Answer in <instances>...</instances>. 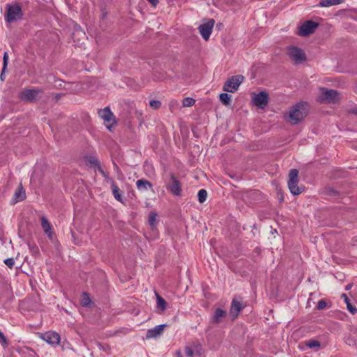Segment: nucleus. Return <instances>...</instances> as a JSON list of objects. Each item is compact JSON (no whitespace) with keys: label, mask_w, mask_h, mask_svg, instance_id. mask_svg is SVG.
Returning a JSON list of instances; mask_svg holds the SVG:
<instances>
[{"label":"nucleus","mask_w":357,"mask_h":357,"mask_svg":"<svg viewBox=\"0 0 357 357\" xmlns=\"http://www.w3.org/2000/svg\"><path fill=\"white\" fill-rule=\"evenodd\" d=\"M308 112L307 105L303 102H299L291 107L289 114V121L294 125L298 124L307 116Z\"/></svg>","instance_id":"f257e3e1"},{"label":"nucleus","mask_w":357,"mask_h":357,"mask_svg":"<svg viewBox=\"0 0 357 357\" xmlns=\"http://www.w3.org/2000/svg\"><path fill=\"white\" fill-rule=\"evenodd\" d=\"M23 13L22 7L20 3H15L14 4L6 5V12L5 13V20L7 23H12L17 20L22 19Z\"/></svg>","instance_id":"f03ea898"},{"label":"nucleus","mask_w":357,"mask_h":357,"mask_svg":"<svg viewBox=\"0 0 357 357\" xmlns=\"http://www.w3.org/2000/svg\"><path fill=\"white\" fill-rule=\"evenodd\" d=\"M298 170L291 169L289 173L288 187L291 194L298 195L305 190V186H298Z\"/></svg>","instance_id":"7ed1b4c3"},{"label":"nucleus","mask_w":357,"mask_h":357,"mask_svg":"<svg viewBox=\"0 0 357 357\" xmlns=\"http://www.w3.org/2000/svg\"><path fill=\"white\" fill-rule=\"evenodd\" d=\"M244 79L245 77L242 75L231 76L225 82L223 86V91L229 93L236 92Z\"/></svg>","instance_id":"20e7f679"},{"label":"nucleus","mask_w":357,"mask_h":357,"mask_svg":"<svg viewBox=\"0 0 357 357\" xmlns=\"http://www.w3.org/2000/svg\"><path fill=\"white\" fill-rule=\"evenodd\" d=\"M321 93L319 96L320 102L335 103L339 98V93L334 89H328L326 88H321Z\"/></svg>","instance_id":"39448f33"},{"label":"nucleus","mask_w":357,"mask_h":357,"mask_svg":"<svg viewBox=\"0 0 357 357\" xmlns=\"http://www.w3.org/2000/svg\"><path fill=\"white\" fill-rule=\"evenodd\" d=\"M166 188L174 196H180L181 195V182L172 173L169 174V180L166 183Z\"/></svg>","instance_id":"423d86ee"},{"label":"nucleus","mask_w":357,"mask_h":357,"mask_svg":"<svg viewBox=\"0 0 357 357\" xmlns=\"http://www.w3.org/2000/svg\"><path fill=\"white\" fill-rule=\"evenodd\" d=\"M318 26L319 23L307 20L299 27L297 34L301 36H307L313 33Z\"/></svg>","instance_id":"0eeeda50"},{"label":"nucleus","mask_w":357,"mask_h":357,"mask_svg":"<svg viewBox=\"0 0 357 357\" xmlns=\"http://www.w3.org/2000/svg\"><path fill=\"white\" fill-rule=\"evenodd\" d=\"M288 55L290 59L294 61L296 63H301L306 60V55L305 52L296 46L289 47Z\"/></svg>","instance_id":"6e6552de"},{"label":"nucleus","mask_w":357,"mask_h":357,"mask_svg":"<svg viewBox=\"0 0 357 357\" xmlns=\"http://www.w3.org/2000/svg\"><path fill=\"white\" fill-rule=\"evenodd\" d=\"M40 89H24L19 94V98L21 100L26 102H33L37 100L36 96L40 93H42Z\"/></svg>","instance_id":"1a4fd4ad"},{"label":"nucleus","mask_w":357,"mask_h":357,"mask_svg":"<svg viewBox=\"0 0 357 357\" xmlns=\"http://www.w3.org/2000/svg\"><path fill=\"white\" fill-rule=\"evenodd\" d=\"M215 24V20L210 19L207 22L204 23L198 27L199 33L205 40H208Z\"/></svg>","instance_id":"9d476101"},{"label":"nucleus","mask_w":357,"mask_h":357,"mask_svg":"<svg viewBox=\"0 0 357 357\" xmlns=\"http://www.w3.org/2000/svg\"><path fill=\"white\" fill-rule=\"evenodd\" d=\"M245 307V305L243 304L242 301L239 300L238 298L234 297L231 301L229 313L232 317V320H235L240 312Z\"/></svg>","instance_id":"9b49d317"},{"label":"nucleus","mask_w":357,"mask_h":357,"mask_svg":"<svg viewBox=\"0 0 357 357\" xmlns=\"http://www.w3.org/2000/svg\"><path fill=\"white\" fill-rule=\"evenodd\" d=\"M41 339L47 342L50 344H59L60 342V335L54 331H48L45 333H40Z\"/></svg>","instance_id":"f8f14e48"},{"label":"nucleus","mask_w":357,"mask_h":357,"mask_svg":"<svg viewBox=\"0 0 357 357\" xmlns=\"http://www.w3.org/2000/svg\"><path fill=\"white\" fill-rule=\"evenodd\" d=\"M268 102V95L265 91H261L254 98V104L259 108H264Z\"/></svg>","instance_id":"ddd939ff"},{"label":"nucleus","mask_w":357,"mask_h":357,"mask_svg":"<svg viewBox=\"0 0 357 357\" xmlns=\"http://www.w3.org/2000/svg\"><path fill=\"white\" fill-rule=\"evenodd\" d=\"M227 312L221 308H216L213 316L211 317V323L218 324L227 317Z\"/></svg>","instance_id":"4468645a"},{"label":"nucleus","mask_w":357,"mask_h":357,"mask_svg":"<svg viewBox=\"0 0 357 357\" xmlns=\"http://www.w3.org/2000/svg\"><path fill=\"white\" fill-rule=\"evenodd\" d=\"M165 327H167V324H160L149 329L146 332V338L151 339L160 335Z\"/></svg>","instance_id":"2eb2a0df"},{"label":"nucleus","mask_w":357,"mask_h":357,"mask_svg":"<svg viewBox=\"0 0 357 357\" xmlns=\"http://www.w3.org/2000/svg\"><path fill=\"white\" fill-rule=\"evenodd\" d=\"M98 114L103 119L105 122L107 123H114L115 122V116L113 113L111 112L109 107H107L102 109H100L98 112Z\"/></svg>","instance_id":"dca6fc26"},{"label":"nucleus","mask_w":357,"mask_h":357,"mask_svg":"<svg viewBox=\"0 0 357 357\" xmlns=\"http://www.w3.org/2000/svg\"><path fill=\"white\" fill-rule=\"evenodd\" d=\"M41 226L44 232L47 235L50 240L53 239L54 233L52 231V226L47 219L45 216H42L40 218Z\"/></svg>","instance_id":"f3484780"},{"label":"nucleus","mask_w":357,"mask_h":357,"mask_svg":"<svg viewBox=\"0 0 357 357\" xmlns=\"http://www.w3.org/2000/svg\"><path fill=\"white\" fill-rule=\"evenodd\" d=\"M136 185L139 191H146L149 188H153L152 183L146 179L137 180Z\"/></svg>","instance_id":"a211bd4d"},{"label":"nucleus","mask_w":357,"mask_h":357,"mask_svg":"<svg viewBox=\"0 0 357 357\" xmlns=\"http://www.w3.org/2000/svg\"><path fill=\"white\" fill-rule=\"evenodd\" d=\"M26 195L25 191L23 190L22 185H20L15 190L14 194V198L15 202L22 201L25 199Z\"/></svg>","instance_id":"6ab92c4d"},{"label":"nucleus","mask_w":357,"mask_h":357,"mask_svg":"<svg viewBox=\"0 0 357 357\" xmlns=\"http://www.w3.org/2000/svg\"><path fill=\"white\" fill-rule=\"evenodd\" d=\"M343 2L344 0H321L319 3V6L321 7H329L339 5Z\"/></svg>","instance_id":"aec40b11"},{"label":"nucleus","mask_w":357,"mask_h":357,"mask_svg":"<svg viewBox=\"0 0 357 357\" xmlns=\"http://www.w3.org/2000/svg\"><path fill=\"white\" fill-rule=\"evenodd\" d=\"M111 188H112V191L114 198L117 201L122 202V197H121V190L116 185L115 181H112Z\"/></svg>","instance_id":"412c9836"},{"label":"nucleus","mask_w":357,"mask_h":357,"mask_svg":"<svg viewBox=\"0 0 357 357\" xmlns=\"http://www.w3.org/2000/svg\"><path fill=\"white\" fill-rule=\"evenodd\" d=\"M85 162L87 165L94 167L99 166L100 164L99 160L96 157L92 155L86 156Z\"/></svg>","instance_id":"4be33fe9"},{"label":"nucleus","mask_w":357,"mask_h":357,"mask_svg":"<svg viewBox=\"0 0 357 357\" xmlns=\"http://www.w3.org/2000/svg\"><path fill=\"white\" fill-rule=\"evenodd\" d=\"M220 100L224 105H229L231 101V96L227 93H222L219 96Z\"/></svg>","instance_id":"5701e85b"},{"label":"nucleus","mask_w":357,"mask_h":357,"mask_svg":"<svg viewBox=\"0 0 357 357\" xmlns=\"http://www.w3.org/2000/svg\"><path fill=\"white\" fill-rule=\"evenodd\" d=\"M305 345L310 349H319L320 347V342L316 340L310 339L305 342Z\"/></svg>","instance_id":"b1692460"},{"label":"nucleus","mask_w":357,"mask_h":357,"mask_svg":"<svg viewBox=\"0 0 357 357\" xmlns=\"http://www.w3.org/2000/svg\"><path fill=\"white\" fill-rule=\"evenodd\" d=\"M197 197H198L199 202L202 204L204 203L206 200V198H207L206 190L204 189L199 190L198 192V194H197Z\"/></svg>","instance_id":"393cba45"},{"label":"nucleus","mask_w":357,"mask_h":357,"mask_svg":"<svg viewBox=\"0 0 357 357\" xmlns=\"http://www.w3.org/2000/svg\"><path fill=\"white\" fill-rule=\"evenodd\" d=\"M157 305L158 307H160L162 311L165 310L167 307V302L159 295H157Z\"/></svg>","instance_id":"a878e982"},{"label":"nucleus","mask_w":357,"mask_h":357,"mask_svg":"<svg viewBox=\"0 0 357 357\" xmlns=\"http://www.w3.org/2000/svg\"><path fill=\"white\" fill-rule=\"evenodd\" d=\"M91 303V299L89 298V296L87 293L84 292L82 295V298L81 300V305L83 307L88 306Z\"/></svg>","instance_id":"bb28decb"},{"label":"nucleus","mask_w":357,"mask_h":357,"mask_svg":"<svg viewBox=\"0 0 357 357\" xmlns=\"http://www.w3.org/2000/svg\"><path fill=\"white\" fill-rule=\"evenodd\" d=\"M156 217L157 213H151L149 215V223L152 228H153L156 225Z\"/></svg>","instance_id":"cd10ccee"},{"label":"nucleus","mask_w":357,"mask_h":357,"mask_svg":"<svg viewBox=\"0 0 357 357\" xmlns=\"http://www.w3.org/2000/svg\"><path fill=\"white\" fill-rule=\"evenodd\" d=\"M195 103V100L193 99L192 98L188 97V98H185L183 100V105L184 107H191Z\"/></svg>","instance_id":"c85d7f7f"},{"label":"nucleus","mask_w":357,"mask_h":357,"mask_svg":"<svg viewBox=\"0 0 357 357\" xmlns=\"http://www.w3.org/2000/svg\"><path fill=\"white\" fill-rule=\"evenodd\" d=\"M29 248L33 255H38L39 254V249L36 244L28 243Z\"/></svg>","instance_id":"c756f323"},{"label":"nucleus","mask_w":357,"mask_h":357,"mask_svg":"<svg viewBox=\"0 0 357 357\" xmlns=\"http://www.w3.org/2000/svg\"><path fill=\"white\" fill-rule=\"evenodd\" d=\"M8 63V53L5 52L3 57V73H5Z\"/></svg>","instance_id":"7c9ffc66"},{"label":"nucleus","mask_w":357,"mask_h":357,"mask_svg":"<svg viewBox=\"0 0 357 357\" xmlns=\"http://www.w3.org/2000/svg\"><path fill=\"white\" fill-rule=\"evenodd\" d=\"M149 105L152 108L158 109L161 107V102L157 100H151L149 102Z\"/></svg>","instance_id":"2f4dec72"},{"label":"nucleus","mask_w":357,"mask_h":357,"mask_svg":"<svg viewBox=\"0 0 357 357\" xmlns=\"http://www.w3.org/2000/svg\"><path fill=\"white\" fill-rule=\"evenodd\" d=\"M3 262L10 268H13L15 264V260L12 257L6 259Z\"/></svg>","instance_id":"473e14b6"},{"label":"nucleus","mask_w":357,"mask_h":357,"mask_svg":"<svg viewBox=\"0 0 357 357\" xmlns=\"http://www.w3.org/2000/svg\"><path fill=\"white\" fill-rule=\"evenodd\" d=\"M0 342L2 346L5 347L8 344V342L7 340L6 337L4 334L0 331Z\"/></svg>","instance_id":"72a5a7b5"},{"label":"nucleus","mask_w":357,"mask_h":357,"mask_svg":"<svg viewBox=\"0 0 357 357\" xmlns=\"http://www.w3.org/2000/svg\"><path fill=\"white\" fill-rule=\"evenodd\" d=\"M326 306H327L326 302L324 300H320L317 303V305L316 308L318 310H324Z\"/></svg>","instance_id":"f704fd0d"},{"label":"nucleus","mask_w":357,"mask_h":357,"mask_svg":"<svg viewBox=\"0 0 357 357\" xmlns=\"http://www.w3.org/2000/svg\"><path fill=\"white\" fill-rule=\"evenodd\" d=\"M347 310L353 314L357 312V308L354 306L351 303H347Z\"/></svg>","instance_id":"c9c22d12"},{"label":"nucleus","mask_w":357,"mask_h":357,"mask_svg":"<svg viewBox=\"0 0 357 357\" xmlns=\"http://www.w3.org/2000/svg\"><path fill=\"white\" fill-rule=\"evenodd\" d=\"M185 353L186 356H188L189 357H193L194 351L192 348H190L189 347H186L185 348Z\"/></svg>","instance_id":"e433bc0d"},{"label":"nucleus","mask_w":357,"mask_h":357,"mask_svg":"<svg viewBox=\"0 0 357 357\" xmlns=\"http://www.w3.org/2000/svg\"><path fill=\"white\" fill-rule=\"evenodd\" d=\"M327 192L328 195L331 196H336L339 195V192L335 190L333 188H329L328 189H327Z\"/></svg>","instance_id":"4c0bfd02"},{"label":"nucleus","mask_w":357,"mask_h":357,"mask_svg":"<svg viewBox=\"0 0 357 357\" xmlns=\"http://www.w3.org/2000/svg\"><path fill=\"white\" fill-rule=\"evenodd\" d=\"M107 181V182H111V183L112 184V181H114L109 176L107 173H105L103 176H102Z\"/></svg>","instance_id":"58836bf2"},{"label":"nucleus","mask_w":357,"mask_h":357,"mask_svg":"<svg viewBox=\"0 0 357 357\" xmlns=\"http://www.w3.org/2000/svg\"><path fill=\"white\" fill-rule=\"evenodd\" d=\"M24 357H37V355L33 350H30L29 351L28 356Z\"/></svg>","instance_id":"ea45409f"},{"label":"nucleus","mask_w":357,"mask_h":357,"mask_svg":"<svg viewBox=\"0 0 357 357\" xmlns=\"http://www.w3.org/2000/svg\"><path fill=\"white\" fill-rule=\"evenodd\" d=\"M153 6L155 7L159 1L158 0H147Z\"/></svg>","instance_id":"a19ab883"},{"label":"nucleus","mask_w":357,"mask_h":357,"mask_svg":"<svg viewBox=\"0 0 357 357\" xmlns=\"http://www.w3.org/2000/svg\"><path fill=\"white\" fill-rule=\"evenodd\" d=\"M96 168L98 169V172L102 174V176H103L106 173L104 171V169L101 167L100 164L99 165V166L96 167Z\"/></svg>","instance_id":"79ce46f5"},{"label":"nucleus","mask_w":357,"mask_h":357,"mask_svg":"<svg viewBox=\"0 0 357 357\" xmlns=\"http://www.w3.org/2000/svg\"><path fill=\"white\" fill-rule=\"evenodd\" d=\"M96 168L98 169V172L102 174V176H103L106 173L104 171V169L101 167L100 164L99 165V166L96 167Z\"/></svg>","instance_id":"37998d69"},{"label":"nucleus","mask_w":357,"mask_h":357,"mask_svg":"<svg viewBox=\"0 0 357 357\" xmlns=\"http://www.w3.org/2000/svg\"><path fill=\"white\" fill-rule=\"evenodd\" d=\"M342 296L343 298H344V301H345V303H346L347 304V303H350V302H349V298H348V297H347V296L345 294H343L342 295Z\"/></svg>","instance_id":"c03bdc74"},{"label":"nucleus","mask_w":357,"mask_h":357,"mask_svg":"<svg viewBox=\"0 0 357 357\" xmlns=\"http://www.w3.org/2000/svg\"><path fill=\"white\" fill-rule=\"evenodd\" d=\"M5 73H3V69L1 70V75H0V79L1 81H4L5 79V75H4Z\"/></svg>","instance_id":"a18cd8bd"},{"label":"nucleus","mask_w":357,"mask_h":357,"mask_svg":"<svg viewBox=\"0 0 357 357\" xmlns=\"http://www.w3.org/2000/svg\"><path fill=\"white\" fill-rule=\"evenodd\" d=\"M62 96H63V94H62V93H57V94L56 95V96H55V99H56V101H57V100H59V98H60Z\"/></svg>","instance_id":"49530a36"},{"label":"nucleus","mask_w":357,"mask_h":357,"mask_svg":"<svg viewBox=\"0 0 357 357\" xmlns=\"http://www.w3.org/2000/svg\"><path fill=\"white\" fill-rule=\"evenodd\" d=\"M351 287V284H349L347 287H346V290H349L350 289Z\"/></svg>","instance_id":"de8ad7c7"},{"label":"nucleus","mask_w":357,"mask_h":357,"mask_svg":"<svg viewBox=\"0 0 357 357\" xmlns=\"http://www.w3.org/2000/svg\"><path fill=\"white\" fill-rule=\"evenodd\" d=\"M177 354H178V357H181V352H180V351H178V352H177Z\"/></svg>","instance_id":"09e8293b"},{"label":"nucleus","mask_w":357,"mask_h":357,"mask_svg":"<svg viewBox=\"0 0 357 357\" xmlns=\"http://www.w3.org/2000/svg\"><path fill=\"white\" fill-rule=\"evenodd\" d=\"M218 26H219V27H221L222 26V23H220L219 24L217 25Z\"/></svg>","instance_id":"8fccbe9b"},{"label":"nucleus","mask_w":357,"mask_h":357,"mask_svg":"<svg viewBox=\"0 0 357 357\" xmlns=\"http://www.w3.org/2000/svg\"><path fill=\"white\" fill-rule=\"evenodd\" d=\"M218 26H219V27H221L222 26V23H220L219 24L217 25Z\"/></svg>","instance_id":"3c124183"},{"label":"nucleus","mask_w":357,"mask_h":357,"mask_svg":"<svg viewBox=\"0 0 357 357\" xmlns=\"http://www.w3.org/2000/svg\"><path fill=\"white\" fill-rule=\"evenodd\" d=\"M351 112H352V113H356V110H354V109H353V110H351Z\"/></svg>","instance_id":"603ef678"}]
</instances>
